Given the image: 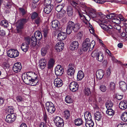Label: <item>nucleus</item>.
<instances>
[{
    "mask_svg": "<svg viewBox=\"0 0 127 127\" xmlns=\"http://www.w3.org/2000/svg\"><path fill=\"white\" fill-rule=\"evenodd\" d=\"M27 75L31 78V79H29V82L28 83V84L32 86H36L38 82V80L37 79V75L35 73L31 72H27Z\"/></svg>",
    "mask_w": 127,
    "mask_h": 127,
    "instance_id": "f257e3e1",
    "label": "nucleus"
},
{
    "mask_svg": "<svg viewBox=\"0 0 127 127\" xmlns=\"http://www.w3.org/2000/svg\"><path fill=\"white\" fill-rule=\"evenodd\" d=\"M42 37V35L40 32L38 31H36L34 33V35L31 37V43L33 46H35L36 44V41L40 40Z\"/></svg>",
    "mask_w": 127,
    "mask_h": 127,
    "instance_id": "f03ea898",
    "label": "nucleus"
},
{
    "mask_svg": "<svg viewBox=\"0 0 127 127\" xmlns=\"http://www.w3.org/2000/svg\"><path fill=\"white\" fill-rule=\"evenodd\" d=\"M28 21V20L26 18H22L19 20L17 23L16 29L17 31L20 32L23 28L24 25Z\"/></svg>",
    "mask_w": 127,
    "mask_h": 127,
    "instance_id": "7ed1b4c3",
    "label": "nucleus"
},
{
    "mask_svg": "<svg viewBox=\"0 0 127 127\" xmlns=\"http://www.w3.org/2000/svg\"><path fill=\"white\" fill-rule=\"evenodd\" d=\"M45 108L47 111L51 114L55 111V108L53 104L51 102H47L45 104Z\"/></svg>",
    "mask_w": 127,
    "mask_h": 127,
    "instance_id": "20e7f679",
    "label": "nucleus"
},
{
    "mask_svg": "<svg viewBox=\"0 0 127 127\" xmlns=\"http://www.w3.org/2000/svg\"><path fill=\"white\" fill-rule=\"evenodd\" d=\"M91 46V42L89 38H86L83 42L82 45L83 50L84 51H87Z\"/></svg>",
    "mask_w": 127,
    "mask_h": 127,
    "instance_id": "39448f33",
    "label": "nucleus"
},
{
    "mask_svg": "<svg viewBox=\"0 0 127 127\" xmlns=\"http://www.w3.org/2000/svg\"><path fill=\"white\" fill-rule=\"evenodd\" d=\"M54 122L57 127H63L64 122L62 118L60 117H56L55 119Z\"/></svg>",
    "mask_w": 127,
    "mask_h": 127,
    "instance_id": "423d86ee",
    "label": "nucleus"
},
{
    "mask_svg": "<svg viewBox=\"0 0 127 127\" xmlns=\"http://www.w3.org/2000/svg\"><path fill=\"white\" fill-rule=\"evenodd\" d=\"M79 86L78 83L76 82L73 81L71 82L69 85V88L71 91L75 92L78 90Z\"/></svg>",
    "mask_w": 127,
    "mask_h": 127,
    "instance_id": "0eeeda50",
    "label": "nucleus"
},
{
    "mask_svg": "<svg viewBox=\"0 0 127 127\" xmlns=\"http://www.w3.org/2000/svg\"><path fill=\"white\" fill-rule=\"evenodd\" d=\"M16 119L15 114H10L6 116L5 121L7 123H11L14 121Z\"/></svg>",
    "mask_w": 127,
    "mask_h": 127,
    "instance_id": "6e6552de",
    "label": "nucleus"
},
{
    "mask_svg": "<svg viewBox=\"0 0 127 127\" xmlns=\"http://www.w3.org/2000/svg\"><path fill=\"white\" fill-rule=\"evenodd\" d=\"M64 72V69L61 65H58L55 68V73L56 75L61 76Z\"/></svg>",
    "mask_w": 127,
    "mask_h": 127,
    "instance_id": "1a4fd4ad",
    "label": "nucleus"
},
{
    "mask_svg": "<svg viewBox=\"0 0 127 127\" xmlns=\"http://www.w3.org/2000/svg\"><path fill=\"white\" fill-rule=\"evenodd\" d=\"M74 66L73 64L71 63L69 64L68 66V69L67 71L68 75L70 76H73L75 72L74 69Z\"/></svg>",
    "mask_w": 127,
    "mask_h": 127,
    "instance_id": "9d476101",
    "label": "nucleus"
},
{
    "mask_svg": "<svg viewBox=\"0 0 127 127\" xmlns=\"http://www.w3.org/2000/svg\"><path fill=\"white\" fill-rule=\"evenodd\" d=\"M74 23L71 21H69L68 24L66 29L67 33L68 34H70L72 32Z\"/></svg>",
    "mask_w": 127,
    "mask_h": 127,
    "instance_id": "9b49d317",
    "label": "nucleus"
},
{
    "mask_svg": "<svg viewBox=\"0 0 127 127\" xmlns=\"http://www.w3.org/2000/svg\"><path fill=\"white\" fill-rule=\"evenodd\" d=\"M22 68L21 63L18 62L15 63L13 67V69L14 71L16 73L20 72Z\"/></svg>",
    "mask_w": 127,
    "mask_h": 127,
    "instance_id": "f8f14e48",
    "label": "nucleus"
},
{
    "mask_svg": "<svg viewBox=\"0 0 127 127\" xmlns=\"http://www.w3.org/2000/svg\"><path fill=\"white\" fill-rule=\"evenodd\" d=\"M79 46V44L78 42L77 41H74L71 43L69 49L71 50H75L77 49Z\"/></svg>",
    "mask_w": 127,
    "mask_h": 127,
    "instance_id": "ddd939ff",
    "label": "nucleus"
},
{
    "mask_svg": "<svg viewBox=\"0 0 127 127\" xmlns=\"http://www.w3.org/2000/svg\"><path fill=\"white\" fill-rule=\"evenodd\" d=\"M64 45V44L63 42H60L56 44L55 49L58 52H60L63 49Z\"/></svg>",
    "mask_w": 127,
    "mask_h": 127,
    "instance_id": "4468645a",
    "label": "nucleus"
},
{
    "mask_svg": "<svg viewBox=\"0 0 127 127\" xmlns=\"http://www.w3.org/2000/svg\"><path fill=\"white\" fill-rule=\"evenodd\" d=\"M7 56H19V52L17 50L11 49L7 51Z\"/></svg>",
    "mask_w": 127,
    "mask_h": 127,
    "instance_id": "2eb2a0df",
    "label": "nucleus"
},
{
    "mask_svg": "<svg viewBox=\"0 0 127 127\" xmlns=\"http://www.w3.org/2000/svg\"><path fill=\"white\" fill-rule=\"evenodd\" d=\"M54 83L55 86L57 88L61 87L63 84L62 80L59 78H57L55 79Z\"/></svg>",
    "mask_w": 127,
    "mask_h": 127,
    "instance_id": "dca6fc26",
    "label": "nucleus"
},
{
    "mask_svg": "<svg viewBox=\"0 0 127 127\" xmlns=\"http://www.w3.org/2000/svg\"><path fill=\"white\" fill-rule=\"evenodd\" d=\"M60 24L59 22L57 20L53 21L51 22V27L54 30H57L60 26Z\"/></svg>",
    "mask_w": 127,
    "mask_h": 127,
    "instance_id": "f3484780",
    "label": "nucleus"
},
{
    "mask_svg": "<svg viewBox=\"0 0 127 127\" xmlns=\"http://www.w3.org/2000/svg\"><path fill=\"white\" fill-rule=\"evenodd\" d=\"M104 74V72L103 70L100 69L97 70L96 73L97 78L99 79H101L103 77Z\"/></svg>",
    "mask_w": 127,
    "mask_h": 127,
    "instance_id": "a211bd4d",
    "label": "nucleus"
},
{
    "mask_svg": "<svg viewBox=\"0 0 127 127\" xmlns=\"http://www.w3.org/2000/svg\"><path fill=\"white\" fill-rule=\"evenodd\" d=\"M66 35L67 34L65 32H61L58 34L57 39L60 41L63 40L65 38Z\"/></svg>",
    "mask_w": 127,
    "mask_h": 127,
    "instance_id": "6ab92c4d",
    "label": "nucleus"
},
{
    "mask_svg": "<svg viewBox=\"0 0 127 127\" xmlns=\"http://www.w3.org/2000/svg\"><path fill=\"white\" fill-rule=\"evenodd\" d=\"M53 8V5L46 6L44 8V11L46 14H49L52 11Z\"/></svg>",
    "mask_w": 127,
    "mask_h": 127,
    "instance_id": "aec40b11",
    "label": "nucleus"
},
{
    "mask_svg": "<svg viewBox=\"0 0 127 127\" xmlns=\"http://www.w3.org/2000/svg\"><path fill=\"white\" fill-rule=\"evenodd\" d=\"M120 87L123 91H124L127 89V85L126 83L123 81H120L119 83Z\"/></svg>",
    "mask_w": 127,
    "mask_h": 127,
    "instance_id": "412c9836",
    "label": "nucleus"
},
{
    "mask_svg": "<svg viewBox=\"0 0 127 127\" xmlns=\"http://www.w3.org/2000/svg\"><path fill=\"white\" fill-rule=\"evenodd\" d=\"M119 108L123 110H125L127 108V101L125 100L121 101L119 104Z\"/></svg>",
    "mask_w": 127,
    "mask_h": 127,
    "instance_id": "4be33fe9",
    "label": "nucleus"
},
{
    "mask_svg": "<svg viewBox=\"0 0 127 127\" xmlns=\"http://www.w3.org/2000/svg\"><path fill=\"white\" fill-rule=\"evenodd\" d=\"M84 77V74L81 70L79 71L78 72L77 75V81L81 80Z\"/></svg>",
    "mask_w": 127,
    "mask_h": 127,
    "instance_id": "5701e85b",
    "label": "nucleus"
},
{
    "mask_svg": "<svg viewBox=\"0 0 127 127\" xmlns=\"http://www.w3.org/2000/svg\"><path fill=\"white\" fill-rule=\"evenodd\" d=\"M95 118V120L98 121L100 120L102 117V115L99 111H96L94 114Z\"/></svg>",
    "mask_w": 127,
    "mask_h": 127,
    "instance_id": "b1692460",
    "label": "nucleus"
},
{
    "mask_svg": "<svg viewBox=\"0 0 127 127\" xmlns=\"http://www.w3.org/2000/svg\"><path fill=\"white\" fill-rule=\"evenodd\" d=\"M55 61L53 58H50L49 60L48 64V67L49 69H51L53 67Z\"/></svg>",
    "mask_w": 127,
    "mask_h": 127,
    "instance_id": "393cba45",
    "label": "nucleus"
},
{
    "mask_svg": "<svg viewBox=\"0 0 127 127\" xmlns=\"http://www.w3.org/2000/svg\"><path fill=\"white\" fill-rule=\"evenodd\" d=\"M84 116L86 121L92 120L91 113L89 111L86 112L84 114Z\"/></svg>",
    "mask_w": 127,
    "mask_h": 127,
    "instance_id": "a878e982",
    "label": "nucleus"
},
{
    "mask_svg": "<svg viewBox=\"0 0 127 127\" xmlns=\"http://www.w3.org/2000/svg\"><path fill=\"white\" fill-rule=\"evenodd\" d=\"M83 92L85 95L87 96H90L91 93L90 89L88 87H85L84 89Z\"/></svg>",
    "mask_w": 127,
    "mask_h": 127,
    "instance_id": "bb28decb",
    "label": "nucleus"
},
{
    "mask_svg": "<svg viewBox=\"0 0 127 127\" xmlns=\"http://www.w3.org/2000/svg\"><path fill=\"white\" fill-rule=\"evenodd\" d=\"M85 125L86 127H93L94 124L93 121L92 120H86Z\"/></svg>",
    "mask_w": 127,
    "mask_h": 127,
    "instance_id": "cd10ccee",
    "label": "nucleus"
},
{
    "mask_svg": "<svg viewBox=\"0 0 127 127\" xmlns=\"http://www.w3.org/2000/svg\"><path fill=\"white\" fill-rule=\"evenodd\" d=\"M67 14L70 17L73 14V9L72 7L70 6H68L66 9Z\"/></svg>",
    "mask_w": 127,
    "mask_h": 127,
    "instance_id": "c85d7f7f",
    "label": "nucleus"
},
{
    "mask_svg": "<svg viewBox=\"0 0 127 127\" xmlns=\"http://www.w3.org/2000/svg\"><path fill=\"white\" fill-rule=\"evenodd\" d=\"M63 114L64 117L65 119H67L69 118L70 116V114L69 110L67 109L65 110L64 111Z\"/></svg>",
    "mask_w": 127,
    "mask_h": 127,
    "instance_id": "c756f323",
    "label": "nucleus"
},
{
    "mask_svg": "<svg viewBox=\"0 0 127 127\" xmlns=\"http://www.w3.org/2000/svg\"><path fill=\"white\" fill-rule=\"evenodd\" d=\"M113 28L111 25H109L105 31L110 34H112L113 33Z\"/></svg>",
    "mask_w": 127,
    "mask_h": 127,
    "instance_id": "7c9ffc66",
    "label": "nucleus"
},
{
    "mask_svg": "<svg viewBox=\"0 0 127 127\" xmlns=\"http://www.w3.org/2000/svg\"><path fill=\"white\" fill-rule=\"evenodd\" d=\"M74 123L76 125L79 126L82 124L83 121L81 119L78 118L75 120Z\"/></svg>",
    "mask_w": 127,
    "mask_h": 127,
    "instance_id": "2f4dec72",
    "label": "nucleus"
},
{
    "mask_svg": "<svg viewBox=\"0 0 127 127\" xmlns=\"http://www.w3.org/2000/svg\"><path fill=\"white\" fill-rule=\"evenodd\" d=\"M121 118L122 121L126 122L127 121V112H124L121 115Z\"/></svg>",
    "mask_w": 127,
    "mask_h": 127,
    "instance_id": "473e14b6",
    "label": "nucleus"
},
{
    "mask_svg": "<svg viewBox=\"0 0 127 127\" xmlns=\"http://www.w3.org/2000/svg\"><path fill=\"white\" fill-rule=\"evenodd\" d=\"M28 45L25 43H24L22 44L21 46V48L22 50L24 52H26L28 50Z\"/></svg>",
    "mask_w": 127,
    "mask_h": 127,
    "instance_id": "72a5a7b5",
    "label": "nucleus"
},
{
    "mask_svg": "<svg viewBox=\"0 0 127 127\" xmlns=\"http://www.w3.org/2000/svg\"><path fill=\"white\" fill-rule=\"evenodd\" d=\"M0 25L4 28H7L8 26V23L6 20H2L0 23Z\"/></svg>",
    "mask_w": 127,
    "mask_h": 127,
    "instance_id": "f704fd0d",
    "label": "nucleus"
},
{
    "mask_svg": "<svg viewBox=\"0 0 127 127\" xmlns=\"http://www.w3.org/2000/svg\"><path fill=\"white\" fill-rule=\"evenodd\" d=\"M80 28V25L79 23L74 24L73 30L74 32H77L79 30Z\"/></svg>",
    "mask_w": 127,
    "mask_h": 127,
    "instance_id": "c9c22d12",
    "label": "nucleus"
},
{
    "mask_svg": "<svg viewBox=\"0 0 127 127\" xmlns=\"http://www.w3.org/2000/svg\"><path fill=\"white\" fill-rule=\"evenodd\" d=\"M106 112L108 115L111 116H113L115 113V111L111 108L108 109Z\"/></svg>",
    "mask_w": 127,
    "mask_h": 127,
    "instance_id": "e433bc0d",
    "label": "nucleus"
},
{
    "mask_svg": "<svg viewBox=\"0 0 127 127\" xmlns=\"http://www.w3.org/2000/svg\"><path fill=\"white\" fill-rule=\"evenodd\" d=\"M65 101L67 103H70L72 102V99L69 96H67L65 98Z\"/></svg>",
    "mask_w": 127,
    "mask_h": 127,
    "instance_id": "4c0bfd02",
    "label": "nucleus"
},
{
    "mask_svg": "<svg viewBox=\"0 0 127 127\" xmlns=\"http://www.w3.org/2000/svg\"><path fill=\"white\" fill-rule=\"evenodd\" d=\"M47 48L46 47H43L41 50L42 56H45L47 52Z\"/></svg>",
    "mask_w": 127,
    "mask_h": 127,
    "instance_id": "58836bf2",
    "label": "nucleus"
},
{
    "mask_svg": "<svg viewBox=\"0 0 127 127\" xmlns=\"http://www.w3.org/2000/svg\"><path fill=\"white\" fill-rule=\"evenodd\" d=\"M34 22L37 25H39L42 22V19L39 16L35 19Z\"/></svg>",
    "mask_w": 127,
    "mask_h": 127,
    "instance_id": "ea45409f",
    "label": "nucleus"
},
{
    "mask_svg": "<svg viewBox=\"0 0 127 127\" xmlns=\"http://www.w3.org/2000/svg\"><path fill=\"white\" fill-rule=\"evenodd\" d=\"M112 21L113 22L117 24H119L121 23L120 20L119 19V17H116L114 16L112 19Z\"/></svg>",
    "mask_w": 127,
    "mask_h": 127,
    "instance_id": "a19ab883",
    "label": "nucleus"
},
{
    "mask_svg": "<svg viewBox=\"0 0 127 127\" xmlns=\"http://www.w3.org/2000/svg\"><path fill=\"white\" fill-rule=\"evenodd\" d=\"M25 43L26 44H27L28 45H29L31 43V46L33 47L34 46H33L32 45V43H31V38H30V37H25Z\"/></svg>",
    "mask_w": 127,
    "mask_h": 127,
    "instance_id": "79ce46f5",
    "label": "nucleus"
},
{
    "mask_svg": "<svg viewBox=\"0 0 127 127\" xmlns=\"http://www.w3.org/2000/svg\"><path fill=\"white\" fill-rule=\"evenodd\" d=\"M20 12V14L22 15H25L27 13V11L23 8H19Z\"/></svg>",
    "mask_w": 127,
    "mask_h": 127,
    "instance_id": "37998d69",
    "label": "nucleus"
},
{
    "mask_svg": "<svg viewBox=\"0 0 127 127\" xmlns=\"http://www.w3.org/2000/svg\"><path fill=\"white\" fill-rule=\"evenodd\" d=\"M64 5V4L58 5L56 8V10L58 12L61 11L63 8Z\"/></svg>",
    "mask_w": 127,
    "mask_h": 127,
    "instance_id": "c03bdc74",
    "label": "nucleus"
},
{
    "mask_svg": "<svg viewBox=\"0 0 127 127\" xmlns=\"http://www.w3.org/2000/svg\"><path fill=\"white\" fill-rule=\"evenodd\" d=\"M39 16L38 13L36 12H34L32 13L31 16V18L32 19H35V18L38 17Z\"/></svg>",
    "mask_w": 127,
    "mask_h": 127,
    "instance_id": "a18cd8bd",
    "label": "nucleus"
},
{
    "mask_svg": "<svg viewBox=\"0 0 127 127\" xmlns=\"http://www.w3.org/2000/svg\"><path fill=\"white\" fill-rule=\"evenodd\" d=\"M99 89L101 91L103 92H105L106 90V86L104 85H100Z\"/></svg>",
    "mask_w": 127,
    "mask_h": 127,
    "instance_id": "49530a36",
    "label": "nucleus"
},
{
    "mask_svg": "<svg viewBox=\"0 0 127 127\" xmlns=\"http://www.w3.org/2000/svg\"><path fill=\"white\" fill-rule=\"evenodd\" d=\"M16 100L18 102H22L24 101V98L21 96L18 95L16 97Z\"/></svg>",
    "mask_w": 127,
    "mask_h": 127,
    "instance_id": "de8ad7c7",
    "label": "nucleus"
},
{
    "mask_svg": "<svg viewBox=\"0 0 127 127\" xmlns=\"http://www.w3.org/2000/svg\"><path fill=\"white\" fill-rule=\"evenodd\" d=\"M51 0H45L44 2L45 6L52 5L51 4Z\"/></svg>",
    "mask_w": 127,
    "mask_h": 127,
    "instance_id": "09e8293b",
    "label": "nucleus"
},
{
    "mask_svg": "<svg viewBox=\"0 0 127 127\" xmlns=\"http://www.w3.org/2000/svg\"><path fill=\"white\" fill-rule=\"evenodd\" d=\"M46 63L39 64L38 66L41 69H43L46 67Z\"/></svg>",
    "mask_w": 127,
    "mask_h": 127,
    "instance_id": "8fccbe9b",
    "label": "nucleus"
},
{
    "mask_svg": "<svg viewBox=\"0 0 127 127\" xmlns=\"http://www.w3.org/2000/svg\"><path fill=\"white\" fill-rule=\"evenodd\" d=\"M115 84L114 83L111 82L110 85V88L111 90H113L115 89Z\"/></svg>",
    "mask_w": 127,
    "mask_h": 127,
    "instance_id": "3c124183",
    "label": "nucleus"
},
{
    "mask_svg": "<svg viewBox=\"0 0 127 127\" xmlns=\"http://www.w3.org/2000/svg\"><path fill=\"white\" fill-rule=\"evenodd\" d=\"M96 3L99 4H102L105 2L106 0H93Z\"/></svg>",
    "mask_w": 127,
    "mask_h": 127,
    "instance_id": "603ef678",
    "label": "nucleus"
},
{
    "mask_svg": "<svg viewBox=\"0 0 127 127\" xmlns=\"http://www.w3.org/2000/svg\"><path fill=\"white\" fill-rule=\"evenodd\" d=\"M113 105V103L110 102H107L106 103V106L107 108L112 107Z\"/></svg>",
    "mask_w": 127,
    "mask_h": 127,
    "instance_id": "864d4df0",
    "label": "nucleus"
},
{
    "mask_svg": "<svg viewBox=\"0 0 127 127\" xmlns=\"http://www.w3.org/2000/svg\"><path fill=\"white\" fill-rule=\"evenodd\" d=\"M2 66L5 69L8 68L9 67V65L8 63L6 62L3 63Z\"/></svg>",
    "mask_w": 127,
    "mask_h": 127,
    "instance_id": "5fc2aeb1",
    "label": "nucleus"
},
{
    "mask_svg": "<svg viewBox=\"0 0 127 127\" xmlns=\"http://www.w3.org/2000/svg\"><path fill=\"white\" fill-rule=\"evenodd\" d=\"M96 11L94 10L93 12H91L89 14L93 18H94L96 16Z\"/></svg>",
    "mask_w": 127,
    "mask_h": 127,
    "instance_id": "6e6d98bb",
    "label": "nucleus"
},
{
    "mask_svg": "<svg viewBox=\"0 0 127 127\" xmlns=\"http://www.w3.org/2000/svg\"><path fill=\"white\" fill-rule=\"evenodd\" d=\"M99 25L101 28L102 29L104 30H106L108 26L102 23H101L99 24Z\"/></svg>",
    "mask_w": 127,
    "mask_h": 127,
    "instance_id": "4d7b16f0",
    "label": "nucleus"
},
{
    "mask_svg": "<svg viewBox=\"0 0 127 127\" xmlns=\"http://www.w3.org/2000/svg\"><path fill=\"white\" fill-rule=\"evenodd\" d=\"M115 15V13H113L107 15L106 17L108 19H112L114 17Z\"/></svg>",
    "mask_w": 127,
    "mask_h": 127,
    "instance_id": "13d9d810",
    "label": "nucleus"
},
{
    "mask_svg": "<svg viewBox=\"0 0 127 127\" xmlns=\"http://www.w3.org/2000/svg\"><path fill=\"white\" fill-rule=\"evenodd\" d=\"M44 36L45 37H46L48 33V30L46 28L44 29L43 30Z\"/></svg>",
    "mask_w": 127,
    "mask_h": 127,
    "instance_id": "bf43d9fd",
    "label": "nucleus"
},
{
    "mask_svg": "<svg viewBox=\"0 0 127 127\" xmlns=\"http://www.w3.org/2000/svg\"><path fill=\"white\" fill-rule=\"evenodd\" d=\"M123 95H120L118 94H116V98L119 100H121L123 97Z\"/></svg>",
    "mask_w": 127,
    "mask_h": 127,
    "instance_id": "052dcab7",
    "label": "nucleus"
},
{
    "mask_svg": "<svg viewBox=\"0 0 127 127\" xmlns=\"http://www.w3.org/2000/svg\"><path fill=\"white\" fill-rule=\"evenodd\" d=\"M119 24H117L114 25L113 28L118 31L120 30L121 27Z\"/></svg>",
    "mask_w": 127,
    "mask_h": 127,
    "instance_id": "680f3d73",
    "label": "nucleus"
},
{
    "mask_svg": "<svg viewBox=\"0 0 127 127\" xmlns=\"http://www.w3.org/2000/svg\"><path fill=\"white\" fill-rule=\"evenodd\" d=\"M8 112L10 114H14L13 113V110L12 109V107H9L8 109Z\"/></svg>",
    "mask_w": 127,
    "mask_h": 127,
    "instance_id": "e2e57ef3",
    "label": "nucleus"
},
{
    "mask_svg": "<svg viewBox=\"0 0 127 127\" xmlns=\"http://www.w3.org/2000/svg\"><path fill=\"white\" fill-rule=\"evenodd\" d=\"M42 63H46V60L45 58L41 59L39 61V64Z\"/></svg>",
    "mask_w": 127,
    "mask_h": 127,
    "instance_id": "0e129e2a",
    "label": "nucleus"
},
{
    "mask_svg": "<svg viewBox=\"0 0 127 127\" xmlns=\"http://www.w3.org/2000/svg\"><path fill=\"white\" fill-rule=\"evenodd\" d=\"M29 79H31V78L29 77V76H28V75H27V76L25 78L24 81L26 82V83L28 84L27 83L29 82Z\"/></svg>",
    "mask_w": 127,
    "mask_h": 127,
    "instance_id": "69168bd1",
    "label": "nucleus"
},
{
    "mask_svg": "<svg viewBox=\"0 0 127 127\" xmlns=\"http://www.w3.org/2000/svg\"><path fill=\"white\" fill-rule=\"evenodd\" d=\"M97 58H96L97 60L99 61H102L103 59V56H97Z\"/></svg>",
    "mask_w": 127,
    "mask_h": 127,
    "instance_id": "338daca9",
    "label": "nucleus"
},
{
    "mask_svg": "<svg viewBox=\"0 0 127 127\" xmlns=\"http://www.w3.org/2000/svg\"><path fill=\"white\" fill-rule=\"evenodd\" d=\"M105 53L106 55L107 56H111V53L110 52V51L108 49L106 50L105 52Z\"/></svg>",
    "mask_w": 127,
    "mask_h": 127,
    "instance_id": "774afa93",
    "label": "nucleus"
}]
</instances>
